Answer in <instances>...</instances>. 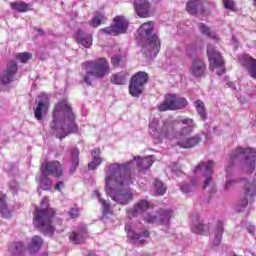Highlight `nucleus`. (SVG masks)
Returning a JSON list of instances; mask_svg holds the SVG:
<instances>
[{
  "instance_id": "obj_35",
  "label": "nucleus",
  "mask_w": 256,
  "mask_h": 256,
  "mask_svg": "<svg viewBox=\"0 0 256 256\" xmlns=\"http://www.w3.org/2000/svg\"><path fill=\"white\" fill-rule=\"evenodd\" d=\"M195 108L202 121H207V111L205 110V103L201 100H196Z\"/></svg>"
},
{
  "instance_id": "obj_30",
  "label": "nucleus",
  "mask_w": 256,
  "mask_h": 256,
  "mask_svg": "<svg viewBox=\"0 0 256 256\" xmlns=\"http://www.w3.org/2000/svg\"><path fill=\"white\" fill-rule=\"evenodd\" d=\"M153 157H155L154 155H150V156H147L141 160H139V157H134V160L137 161V166L140 168V169H150L151 168V165H153L154 161H153Z\"/></svg>"
},
{
  "instance_id": "obj_7",
  "label": "nucleus",
  "mask_w": 256,
  "mask_h": 256,
  "mask_svg": "<svg viewBox=\"0 0 256 256\" xmlns=\"http://www.w3.org/2000/svg\"><path fill=\"white\" fill-rule=\"evenodd\" d=\"M82 68L86 71V74L83 76V81L86 85H91L93 78L103 79V77H107L111 73L109 61L105 58L86 61L82 64Z\"/></svg>"
},
{
  "instance_id": "obj_23",
  "label": "nucleus",
  "mask_w": 256,
  "mask_h": 256,
  "mask_svg": "<svg viewBox=\"0 0 256 256\" xmlns=\"http://www.w3.org/2000/svg\"><path fill=\"white\" fill-rule=\"evenodd\" d=\"M205 0H189L186 4V11L189 15H197L199 11L203 10V2Z\"/></svg>"
},
{
  "instance_id": "obj_51",
  "label": "nucleus",
  "mask_w": 256,
  "mask_h": 256,
  "mask_svg": "<svg viewBox=\"0 0 256 256\" xmlns=\"http://www.w3.org/2000/svg\"><path fill=\"white\" fill-rule=\"evenodd\" d=\"M120 61H121V58L119 56H113L111 59L112 65H119Z\"/></svg>"
},
{
  "instance_id": "obj_10",
  "label": "nucleus",
  "mask_w": 256,
  "mask_h": 256,
  "mask_svg": "<svg viewBox=\"0 0 256 256\" xmlns=\"http://www.w3.org/2000/svg\"><path fill=\"white\" fill-rule=\"evenodd\" d=\"M149 81V74L140 71L132 76L129 84V93L132 97H140L143 95L145 85Z\"/></svg>"
},
{
  "instance_id": "obj_45",
  "label": "nucleus",
  "mask_w": 256,
  "mask_h": 256,
  "mask_svg": "<svg viewBox=\"0 0 256 256\" xmlns=\"http://www.w3.org/2000/svg\"><path fill=\"white\" fill-rule=\"evenodd\" d=\"M143 219L146 223H157V225H159L158 215H155V214H152V213H147L146 215L143 216Z\"/></svg>"
},
{
  "instance_id": "obj_57",
  "label": "nucleus",
  "mask_w": 256,
  "mask_h": 256,
  "mask_svg": "<svg viewBox=\"0 0 256 256\" xmlns=\"http://www.w3.org/2000/svg\"><path fill=\"white\" fill-rule=\"evenodd\" d=\"M232 43H237V39L235 38V36L232 37Z\"/></svg>"
},
{
  "instance_id": "obj_53",
  "label": "nucleus",
  "mask_w": 256,
  "mask_h": 256,
  "mask_svg": "<svg viewBox=\"0 0 256 256\" xmlns=\"http://www.w3.org/2000/svg\"><path fill=\"white\" fill-rule=\"evenodd\" d=\"M86 256H99V255H97V253H95V251L89 250L88 254Z\"/></svg>"
},
{
  "instance_id": "obj_19",
  "label": "nucleus",
  "mask_w": 256,
  "mask_h": 256,
  "mask_svg": "<svg viewBox=\"0 0 256 256\" xmlns=\"http://www.w3.org/2000/svg\"><path fill=\"white\" fill-rule=\"evenodd\" d=\"M240 62L248 71L250 77H252V79H256V59L246 54L241 56Z\"/></svg>"
},
{
  "instance_id": "obj_25",
  "label": "nucleus",
  "mask_w": 256,
  "mask_h": 256,
  "mask_svg": "<svg viewBox=\"0 0 256 256\" xmlns=\"http://www.w3.org/2000/svg\"><path fill=\"white\" fill-rule=\"evenodd\" d=\"M224 231H225V228L223 227V221H218L214 228V239H213L214 247H219V245H221V240L223 239Z\"/></svg>"
},
{
  "instance_id": "obj_4",
  "label": "nucleus",
  "mask_w": 256,
  "mask_h": 256,
  "mask_svg": "<svg viewBox=\"0 0 256 256\" xmlns=\"http://www.w3.org/2000/svg\"><path fill=\"white\" fill-rule=\"evenodd\" d=\"M52 122L50 123V133L57 139H65L67 135L78 133L79 126L75 122V113L67 100L58 102L52 112Z\"/></svg>"
},
{
  "instance_id": "obj_32",
  "label": "nucleus",
  "mask_w": 256,
  "mask_h": 256,
  "mask_svg": "<svg viewBox=\"0 0 256 256\" xmlns=\"http://www.w3.org/2000/svg\"><path fill=\"white\" fill-rule=\"evenodd\" d=\"M9 251L13 256H21L25 253V245L22 242H13L9 246Z\"/></svg>"
},
{
  "instance_id": "obj_2",
  "label": "nucleus",
  "mask_w": 256,
  "mask_h": 256,
  "mask_svg": "<svg viewBox=\"0 0 256 256\" xmlns=\"http://www.w3.org/2000/svg\"><path fill=\"white\" fill-rule=\"evenodd\" d=\"M235 161H239L241 167L245 173H253L255 171L256 150L255 148H236L230 155V161L226 165V183L224 185V191H229L233 185L237 183H243L244 193L246 197L253 199L255 197V184L245 178L231 179V167L235 165Z\"/></svg>"
},
{
  "instance_id": "obj_39",
  "label": "nucleus",
  "mask_w": 256,
  "mask_h": 256,
  "mask_svg": "<svg viewBox=\"0 0 256 256\" xmlns=\"http://www.w3.org/2000/svg\"><path fill=\"white\" fill-rule=\"evenodd\" d=\"M198 29L202 33V35H206V37H210V39H217V36H215V32L211 31V28L207 27V25L203 23H198Z\"/></svg>"
},
{
  "instance_id": "obj_12",
  "label": "nucleus",
  "mask_w": 256,
  "mask_h": 256,
  "mask_svg": "<svg viewBox=\"0 0 256 256\" xmlns=\"http://www.w3.org/2000/svg\"><path fill=\"white\" fill-rule=\"evenodd\" d=\"M161 0H134V11L138 17H151V3H159Z\"/></svg>"
},
{
  "instance_id": "obj_17",
  "label": "nucleus",
  "mask_w": 256,
  "mask_h": 256,
  "mask_svg": "<svg viewBox=\"0 0 256 256\" xmlns=\"http://www.w3.org/2000/svg\"><path fill=\"white\" fill-rule=\"evenodd\" d=\"M49 107V97L47 94H41L38 97V104L34 110V117L37 121H41L43 119V111Z\"/></svg>"
},
{
  "instance_id": "obj_20",
  "label": "nucleus",
  "mask_w": 256,
  "mask_h": 256,
  "mask_svg": "<svg viewBox=\"0 0 256 256\" xmlns=\"http://www.w3.org/2000/svg\"><path fill=\"white\" fill-rule=\"evenodd\" d=\"M77 43L89 49L93 45V36L83 30H78L75 35Z\"/></svg>"
},
{
  "instance_id": "obj_3",
  "label": "nucleus",
  "mask_w": 256,
  "mask_h": 256,
  "mask_svg": "<svg viewBox=\"0 0 256 256\" xmlns=\"http://www.w3.org/2000/svg\"><path fill=\"white\" fill-rule=\"evenodd\" d=\"M195 127H197V125L191 118L183 119L181 122L174 120L171 122H164L159 134L164 135V137H167L168 139H179L177 145L180 146L181 149H193L203 141V135L201 134L187 137L193 133Z\"/></svg>"
},
{
  "instance_id": "obj_11",
  "label": "nucleus",
  "mask_w": 256,
  "mask_h": 256,
  "mask_svg": "<svg viewBox=\"0 0 256 256\" xmlns=\"http://www.w3.org/2000/svg\"><path fill=\"white\" fill-rule=\"evenodd\" d=\"M207 55L212 67L220 68L221 70L217 72V75H223L225 73V61L223 60V56L217 50H215V46L209 44L207 46Z\"/></svg>"
},
{
  "instance_id": "obj_8",
  "label": "nucleus",
  "mask_w": 256,
  "mask_h": 256,
  "mask_svg": "<svg viewBox=\"0 0 256 256\" xmlns=\"http://www.w3.org/2000/svg\"><path fill=\"white\" fill-rule=\"evenodd\" d=\"M213 167H215V162L208 160L207 162H200L194 168V173H202L204 177L203 189L210 195L217 193V184H215V180H213Z\"/></svg>"
},
{
  "instance_id": "obj_34",
  "label": "nucleus",
  "mask_w": 256,
  "mask_h": 256,
  "mask_svg": "<svg viewBox=\"0 0 256 256\" xmlns=\"http://www.w3.org/2000/svg\"><path fill=\"white\" fill-rule=\"evenodd\" d=\"M105 21H107V17L105 16V14L96 11L89 25L90 27L97 28L99 27V25H101V23H105Z\"/></svg>"
},
{
  "instance_id": "obj_46",
  "label": "nucleus",
  "mask_w": 256,
  "mask_h": 256,
  "mask_svg": "<svg viewBox=\"0 0 256 256\" xmlns=\"http://www.w3.org/2000/svg\"><path fill=\"white\" fill-rule=\"evenodd\" d=\"M247 205H249V200L247 198H243L242 200H240V202L238 203L237 207H236V211L238 213H243V211H245V208L247 207Z\"/></svg>"
},
{
  "instance_id": "obj_14",
  "label": "nucleus",
  "mask_w": 256,
  "mask_h": 256,
  "mask_svg": "<svg viewBox=\"0 0 256 256\" xmlns=\"http://www.w3.org/2000/svg\"><path fill=\"white\" fill-rule=\"evenodd\" d=\"M17 69V62L14 60L9 61L6 71L0 75L1 85H9V83H13V79L17 74Z\"/></svg>"
},
{
  "instance_id": "obj_42",
  "label": "nucleus",
  "mask_w": 256,
  "mask_h": 256,
  "mask_svg": "<svg viewBox=\"0 0 256 256\" xmlns=\"http://www.w3.org/2000/svg\"><path fill=\"white\" fill-rule=\"evenodd\" d=\"M188 105L187 99L184 97L181 98H175V111H178L179 109H185Z\"/></svg>"
},
{
  "instance_id": "obj_56",
  "label": "nucleus",
  "mask_w": 256,
  "mask_h": 256,
  "mask_svg": "<svg viewBox=\"0 0 256 256\" xmlns=\"http://www.w3.org/2000/svg\"><path fill=\"white\" fill-rule=\"evenodd\" d=\"M38 34H39V35H44L45 32H44L42 29H38Z\"/></svg>"
},
{
  "instance_id": "obj_50",
  "label": "nucleus",
  "mask_w": 256,
  "mask_h": 256,
  "mask_svg": "<svg viewBox=\"0 0 256 256\" xmlns=\"http://www.w3.org/2000/svg\"><path fill=\"white\" fill-rule=\"evenodd\" d=\"M172 173H174L176 177H181V175H183V171L179 170L175 164L172 166Z\"/></svg>"
},
{
  "instance_id": "obj_58",
  "label": "nucleus",
  "mask_w": 256,
  "mask_h": 256,
  "mask_svg": "<svg viewBox=\"0 0 256 256\" xmlns=\"http://www.w3.org/2000/svg\"><path fill=\"white\" fill-rule=\"evenodd\" d=\"M229 87H231L232 89H234V91L237 89L235 86H233V83L229 84Z\"/></svg>"
},
{
  "instance_id": "obj_16",
  "label": "nucleus",
  "mask_w": 256,
  "mask_h": 256,
  "mask_svg": "<svg viewBox=\"0 0 256 256\" xmlns=\"http://www.w3.org/2000/svg\"><path fill=\"white\" fill-rule=\"evenodd\" d=\"M205 71H207V64H205L203 59L196 58L192 61L190 73L193 77H203L205 75Z\"/></svg>"
},
{
  "instance_id": "obj_24",
  "label": "nucleus",
  "mask_w": 256,
  "mask_h": 256,
  "mask_svg": "<svg viewBox=\"0 0 256 256\" xmlns=\"http://www.w3.org/2000/svg\"><path fill=\"white\" fill-rule=\"evenodd\" d=\"M91 155L93 158L92 161L88 164V169L90 171H95V169H97V167L103 163V160L101 159V148H94L91 152Z\"/></svg>"
},
{
  "instance_id": "obj_6",
  "label": "nucleus",
  "mask_w": 256,
  "mask_h": 256,
  "mask_svg": "<svg viewBox=\"0 0 256 256\" xmlns=\"http://www.w3.org/2000/svg\"><path fill=\"white\" fill-rule=\"evenodd\" d=\"M53 217H55V210L49 207V198L44 197L40 204V208L36 207L34 213V225L40 229L41 233L51 237L53 236V233H55V227L51 225Z\"/></svg>"
},
{
  "instance_id": "obj_27",
  "label": "nucleus",
  "mask_w": 256,
  "mask_h": 256,
  "mask_svg": "<svg viewBox=\"0 0 256 256\" xmlns=\"http://www.w3.org/2000/svg\"><path fill=\"white\" fill-rule=\"evenodd\" d=\"M36 179L39 183L40 189H43V191H50L53 181L49 179V175L40 172V176Z\"/></svg>"
},
{
  "instance_id": "obj_31",
  "label": "nucleus",
  "mask_w": 256,
  "mask_h": 256,
  "mask_svg": "<svg viewBox=\"0 0 256 256\" xmlns=\"http://www.w3.org/2000/svg\"><path fill=\"white\" fill-rule=\"evenodd\" d=\"M70 153H71V163H72V166L70 168V173L71 175H73L77 170V167H79V148H72Z\"/></svg>"
},
{
  "instance_id": "obj_1",
  "label": "nucleus",
  "mask_w": 256,
  "mask_h": 256,
  "mask_svg": "<svg viewBox=\"0 0 256 256\" xmlns=\"http://www.w3.org/2000/svg\"><path fill=\"white\" fill-rule=\"evenodd\" d=\"M131 163H108L105 167V191L109 197L119 205H127L133 201V192L129 185H133Z\"/></svg>"
},
{
  "instance_id": "obj_49",
  "label": "nucleus",
  "mask_w": 256,
  "mask_h": 256,
  "mask_svg": "<svg viewBox=\"0 0 256 256\" xmlns=\"http://www.w3.org/2000/svg\"><path fill=\"white\" fill-rule=\"evenodd\" d=\"M68 214L70 215L71 219H77V217H79V208L72 207Z\"/></svg>"
},
{
  "instance_id": "obj_21",
  "label": "nucleus",
  "mask_w": 256,
  "mask_h": 256,
  "mask_svg": "<svg viewBox=\"0 0 256 256\" xmlns=\"http://www.w3.org/2000/svg\"><path fill=\"white\" fill-rule=\"evenodd\" d=\"M175 94H166L164 101L158 106V111H175Z\"/></svg>"
},
{
  "instance_id": "obj_15",
  "label": "nucleus",
  "mask_w": 256,
  "mask_h": 256,
  "mask_svg": "<svg viewBox=\"0 0 256 256\" xmlns=\"http://www.w3.org/2000/svg\"><path fill=\"white\" fill-rule=\"evenodd\" d=\"M191 231L196 235H207L209 233V224L203 223L199 214H195L192 216Z\"/></svg>"
},
{
  "instance_id": "obj_29",
  "label": "nucleus",
  "mask_w": 256,
  "mask_h": 256,
  "mask_svg": "<svg viewBox=\"0 0 256 256\" xmlns=\"http://www.w3.org/2000/svg\"><path fill=\"white\" fill-rule=\"evenodd\" d=\"M171 217H173V211L171 210H160L158 212V225H169V221H171Z\"/></svg>"
},
{
  "instance_id": "obj_9",
  "label": "nucleus",
  "mask_w": 256,
  "mask_h": 256,
  "mask_svg": "<svg viewBox=\"0 0 256 256\" xmlns=\"http://www.w3.org/2000/svg\"><path fill=\"white\" fill-rule=\"evenodd\" d=\"M129 29V20L125 16H116L113 19V24L101 29V33L117 37V35H125Z\"/></svg>"
},
{
  "instance_id": "obj_47",
  "label": "nucleus",
  "mask_w": 256,
  "mask_h": 256,
  "mask_svg": "<svg viewBox=\"0 0 256 256\" xmlns=\"http://www.w3.org/2000/svg\"><path fill=\"white\" fill-rule=\"evenodd\" d=\"M149 127L153 133H159V119L153 118Z\"/></svg>"
},
{
  "instance_id": "obj_13",
  "label": "nucleus",
  "mask_w": 256,
  "mask_h": 256,
  "mask_svg": "<svg viewBox=\"0 0 256 256\" xmlns=\"http://www.w3.org/2000/svg\"><path fill=\"white\" fill-rule=\"evenodd\" d=\"M40 173L44 175H54V177H61L63 170L59 161L44 162L40 166Z\"/></svg>"
},
{
  "instance_id": "obj_36",
  "label": "nucleus",
  "mask_w": 256,
  "mask_h": 256,
  "mask_svg": "<svg viewBox=\"0 0 256 256\" xmlns=\"http://www.w3.org/2000/svg\"><path fill=\"white\" fill-rule=\"evenodd\" d=\"M197 189V180L191 179L189 183H182L180 185V190L182 193H191Z\"/></svg>"
},
{
  "instance_id": "obj_40",
  "label": "nucleus",
  "mask_w": 256,
  "mask_h": 256,
  "mask_svg": "<svg viewBox=\"0 0 256 256\" xmlns=\"http://www.w3.org/2000/svg\"><path fill=\"white\" fill-rule=\"evenodd\" d=\"M16 59L20 63H27V61H29V59H33V54L31 52L18 53V54H16Z\"/></svg>"
},
{
  "instance_id": "obj_5",
  "label": "nucleus",
  "mask_w": 256,
  "mask_h": 256,
  "mask_svg": "<svg viewBox=\"0 0 256 256\" xmlns=\"http://www.w3.org/2000/svg\"><path fill=\"white\" fill-rule=\"evenodd\" d=\"M154 29L155 24L151 21L143 23L138 28L137 41L142 47L144 57H146L148 61L155 59V57L159 55V51H161V40L157 34H153Z\"/></svg>"
},
{
  "instance_id": "obj_22",
  "label": "nucleus",
  "mask_w": 256,
  "mask_h": 256,
  "mask_svg": "<svg viewBox=\"0 0 256 256\" xmlns=\"http://www.w3.org/2000/svg\"><path fill=\"white\" fill-rule=\"evenodd\" d=\"M149 207H151V203H149V201L140 200L138 203L134 205L133 209L130 210L128 213H130L132 217H137V215L145 213V211H147Z\"/></svg>"
},
{
  "instance_id": "obj_18",
  "label": "nucleus",
  "mask_w": 256,
  "mask_h": 256,
  "mask_svg": "<svg viewBox=\"0 0 256 256\" xmlns=\"http://www.w3.org/2000/svg\"><path fill=\"white\" fill-rule=\"evenodd\" d=\"M125 231L127 233V237L132 239V241H139V243H145V239H149L151 233L148 230H144L141 233H136L131 229V224L125 225Z\"/></svg>"
},
{
  "instance_id": "obj_48",
  "label": "nucleus",
  "mask_w": 256,
  "mask_h": 256,
  "mask_svg": "<svg viewBox=\"0 0 256 256\" xmlns=\"http://www.w3.org/2000/svg\"><path fill=\"white\" fill-rule=\"evenodd\" d=\"M225 9L235 11V2L233 0H223Z\"/></svg>"
},
{
  "instance_id": "obj_41",
  "label": "nucleus",
  "mask_w": 256,
  "mask_h": 256,
  "mask_svg": "<svg viewBox=\"0 0 256 256\" xmlns=\"http://www.w3.org/2000/svg\"><path fill=\"white\" fill-rule=\"evenodd\" d=\"M94 195H95V197H97L99 202L102 204L103 209H104L103 213H109V209L111 206L109 205V203H107V201H105V199L101 198V193H99V190H95Z\"/></svg>"
},
{
  "instance_id": "obj_28",
  "label": "nucleus",
  "mask_w": 256,
  "mask_h": 256,
  "mask_svg": "<svg viewBox=\"0 0 256 256\" xmlns=\"http://www.w3.org/2000/svg\"><path fill=\"white\" fill-rule=\"evenodd\" d=\"M87 235V229L86 228H82L80 231L78 232H72L70 234V240L72 241V243H74L75 245H81V243L85 242V237Z\"/></svg>"
},
{
  "instance_id": "obj_37",
  "label": "nucleus",
  "mask_w": 256,
  "mask_h": 256,
  "mask_svg": "<svg viewBox=\"0 0 256 256\" xmlns=\"http://www.w3.org/2000/svg\"><path fill=\"white\" fill-rule=\"evenodd\" d=\"M167 193V187L161 180L154 181V195L155 196H163Z\"/></svg>"
},
{
  "instance_id": "obj_33",
  "label": "nucleus",
  "mask_w": 256,
  "mask_h": 256,
  "mask_svg": "<svg viewBox=\"0 0 256 256\" xmlns=\"http://www.w3.org/2000/svg\"><path fill=\"white\" fill-rule=\"evenodd\" d=\"M0 213L4 219H11L13 216L11 210L7 206V201L5 200V196L0 197Z\"/></svg>"
},
{
  "instance_id": "obj_38",
  "label": "nucleus",
  "mask_w": 256,
  "mask_h": 256,
  "mask_svg": "<svg viewBox=\"0 0 256 256\" xmlns=\"http://www.w3.org/2000/svg\"><path fill=\"white\" fill-rule=\"evenodd\" d=\"M10 6L11 9L18 11L19 13H27V11H29V4L25 2H12Z\"/></svg>"
},
{
  "instance_id": "obj_43",
  "label": "nucleus",
  "mask_w": 256,
  "mask_h": 256,
  "mask_svg": "<svg viewBox=\"0 0 256 256\" xmlns=\"http://www.w3.org/2000/svg\"><path fill=\"white\" fill-rule=\"evenodd\" d=\"M111 82L114 85H125L126 79L123 74H114L111 78Z\"/></svg>"
},
{
  "instance_id": "obj_54",
  "label": "nucleus",
  "mask_w": 256,
  "mask_h": 256,
  "mask_svg": "<svg viewBox=\"0 0 256 256\" xmlns=\"http://www.w3.org/2000/svg\"><path fill=\"white\" fill-rule=\"evenodd\" d=\"M17 187V183L11 182L10 183V189H15Z\"/></svg>"
},
{
  "instance_id": "obj_52",
  "label": "nucleus",
  "mask_w": 256,
  "mask_h": 256,
  "mask_svg": "<svg viewBox=\"0 0 256 256\" xmlns=\"http://www.w3.org/2000/svg\"><path fill=\"white\" fill-rule=\"evenodd\" d=\"M63 185H64L63 181L58 182V183L55 185L56 191H61V187H63Z\"/></svg>"
},
{
  "instance_id": "obj_44",
  "label": "nucleus",
  "mask_w": 256,
  "mask_h": 256,
  "mask_svg": "<svg viewBox=\"0 0 256 256\" xmlns=\"http://www.w3.org/2000/svg\"><path fill=\"white\" fill-rule=\"evenodd\" d=\"M186 54L188 57H195L197 55V43L188 44L186 46Z\"/></svg>"
},
{
  "instance_id": "obj_26",
  "label": "nucleus",
  "mask_w": 256,
  "mask_h": 256,
  "mask_svg": "<svg viewBox=\"0 0 256 256\" xmlns=\"http://www.w3.org/2000/svg\"><path fill=\"white\" fill-rule=\"evenodd\" d=\"M41 247H43V238L40 236H34L28 245V251L30 255H35V253H37Z\"/></svg>"
},
{
  "instance_id": "obj_55",
  "label": "nucleus",
  "mask_w": 256,
  "mask_h": 256,
  "mask_svg": "<svg viewBox=\"0 0 256 256\" xmlns=\"http://www.w3.org/2000/svg\"><path fill=\"white\" fill-rule=\"evenodd\" d=\"M249 233H251L253 235V233H255V227H251L248 229Z\"/></svg>"
}]
</instances>
